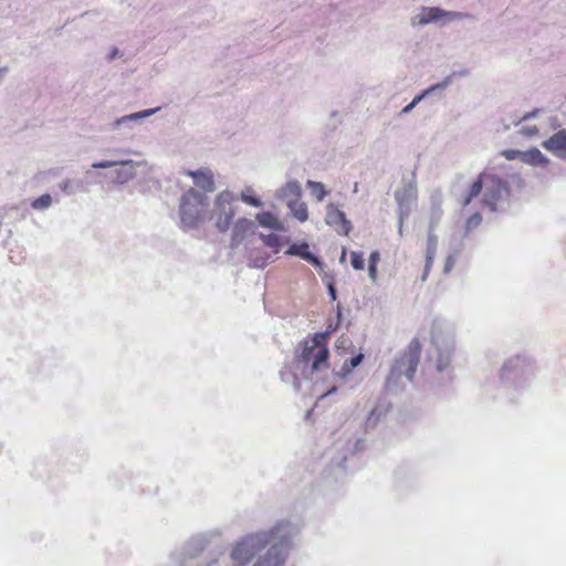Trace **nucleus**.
Wrapping results in <instances>:
<instances>
[{
  "label": "nucleus",
  "instance_id": "11",
  "mask_svg": "<svg viewBox=\"0 0 566 566\" xmlns=\"http://www.w3.org/2000/svg\"><path fill=\"white\" fill-rule=\"evenodd\" d=\"M254 223L247 218H240L234 223L231 237V248L238 247L245 235L253 231Z\"/></svg>",
  "mask_w": 566,
  "mask_h": 566
},
{
  "label": "nucleus",
  "instance_id": "6",
  "mask_svg": "<svg viewBox=\"0 0 566 566\" xmlns=\"http://www.w3.org/2000/svg\"><path fill=\"white\" fill-rule=\"evenodd\" d=\"M421 354V344L418 338H413L405 352L397 358L391 370V376L405 375L408 379H412L417 370Z\"/></svg>",
  "mask_w": 566,
  "mask_h": 566
},
{
  "label": "nucleus",
  "instance_id": "34",
  "mask_svg": "<svg viewBox=\"0 0 566 566\" xmlns=\"http://www.w3.org/2000/svg\"><path fill=\"white\" fill-rule=\"evenodd\" d=\"M380 261V253L378 251H373L368 259V264H375L378 265Z\"/></svg>",
  "mask_w": 566,
  "mask_h": 566
},
{
  "label": "nucleus",
  "instance_id": "22",
  "mask_svg": "<svg viewBox=\"0 0 566 566\" xmlns=\"http://www.w3.org/2000/svg\"><path fill=\"white\" fill-rule=\"evenodd\" d=\"M262 240H263V243L266 245V247H270V248H274V254H276L279 252V248L281 247V239L277 234H262L261 235Z\"/></svg>",
  "mask_w": 566,
  "mask_h": 566
},
{
  "label": "nucleus",
  "instance_id": "32",
  "mask_svg": "<svg viewBox=\"0 0 566 566\" xmlns=\"http://www.w3.org/2000/svg\"><path fill=\"white\" fill-rule=\"evenodd\" d=\"M455 264V258L453 255H449L444 262V272L449 273Z\"/></svg>",
  "mask_w": 566,
  "mask_h": 566
},
{
  "label": "nucleus",
  "instance_id": "16",
  "mask_svg": "<svg viewBox=\"0 0 566 566\" xmlns=\"http://www.w3.org/2000/svg\"><path fill=\"white\" fill-rule=\"evenodd\" d=\"M260 226L273 230H283V223L272 212L263 211L256 214Z\"/></svg>",
  "mask_w": 566,
  "mask_h": 566
},
{
  "label": "nucleus",
  "instance_id": "29",
  "mask_svg": "<svg viewBox=\"0 0 566 566\" xmlns=\"http://www.w3.org/2000/svg\"><path fill=\"white\" fill-rule=\"evenodd\" d=\"M283 191L286 192H291L292 195H295L296 197L300 196V186L297 185V182H287L286 186L283 188Z\"/></svg>",
  "mask_w": 566,
  "mask_h": 566
},
{
  "label": "nucleus",
  "instance_id": "19",
  "mask_svg": "<svg viewBox=\"0 0 566 566\" xmlns=\"http://www.w3.org/2000/svg\"><path fill=\"white\" fill-rule=\"evenodd\" d=\"M241 200L251 207L259 208L262 206V200L256 196L252 187H247L242 190Z\"/></svg>",
  "mask_w": 566,
  "mask_h": 566
},
{
  "label": "nucleus",
  "instance_id": "25",
  "mask_svg": "<svg viewBox=\"0 0 566 566\" xmlns=\"http://www.w3.org/2000/svg\"><path fill=\"white\" fill-rule=\"evenodd\" d=\"M482 222V216L480 212H475L472 216H470L465 222V229L467 231H471L475 228H478Z\"/></svg>",
  "mask_w": 566,
  "mask_h": 566
},
{
  "label": "nucleus",
  "instance_id": "24",
  "mask_svg": "<svg viewBox=\"0 0 566 566\" xmlns=\"http://www.w3.org/2000/svg\"><path fill=\"white\" fill-rule=\"evenodd\" d=\"M447 85V83H443V84H439V85H433L431 86L429 90H427L426 92H423L421 95H418L416 96L412 102L407 105L403 109H402V113H408L410 112L422 98L426 94H428L429 92L438 88V87H444Z\"/></svg>",
  "mask_w": 566,
  "mask_h": 566
},
{
  "label": "nucleus",
  "instance_id": "3",
  "mask_svg": "<svg viewBox=\"0 0 566 566\" xmlns=\"http://www.w3.org/2000/svg\"><path fill=\"white\" fill-rule=\"evenodd\" d=\"M480 193H483V203L494 211L497 202L509 195V186L496 175L481 172L463 196L462 206L470 205Z\"/></svg>",
  "mask_w": 566,
  "mask_h": 566
},
{
  "label": "nucleus",
  "instance_id": "26",
  "mask_svg": "<svg viewBox=\"0 0 566 566\" xmlns=\"http://www.w3.org/2000/svg\"><path fill=\"white\" fill-rule=\"evenodd\" d=\"M363 358H364V355L363 354H358V355L352 357L348 361H346L344 364L343 368L346 371H350L353 368L357 367L361 363Z\"/></svg>",
  "mask_w": 566,
  "mask_h": 566
},
{
  "label": "nucleus",
  "instance_id": "30",
  "mask_svg": "<svg viewBox=\"0 0 566 566\" xmlns=\"http://www.w3.org/2000/svg\"><path fill=\"white\" fill-rule=\"evenodd\" d=\"M377 268H378V265L368 264V275H369L371 282H376L377 281V276H378Z\"/></svg>",
  "mask_w": 566,
  "mask_h": 566
},
{
  "label": "nucleus",
  "instance_id": "36",
  "mask_svg": "<svg viewBox=\"0 0 566 566\" xmlns=\"http://www.w3.org/2000/svg\"><path fill=\"white\" fill-rule=\"evenodd\" d=\"M7 72H8V67H6V66L0 67V81L4 77Z\"/></svg>",
  "mask_w": 566,
  "mask_h": 566
},
{
  "label": "nucleus",
  "instance_id": "14",
  "mask_svg": "<svg viewBox=\"0 0 566 566\" xmlns=\"http://www.w3.org/2000/svg\"><path fill=\"white\" fill-rule=\"evenodd\" d=\"M272 255L263 249L253 248L249 252L250 266L256 269L265 268L269 264Z\"/></svg>",
  "mask_w": 566,
  "mask_h": 566
},
{
  "label": "nucleus",
  "instance_id": "15",
  "mask_svg": "<svg viewBox=\"0 0 566 566\" xmlns=\"http://www.w3.org/2000/svg\"><path fill=\"white\" fill-rule=\"evenodd\" d=\"M522 161L533 166H546L549 160L537 148L523 151Z\"/></svg>",
  "mask_w": 566,
  "mask_h": 566
},
{
  "label": "nucleus",
  "instance_id": "7",
  "mask_svg": "<svg viewBox=\"0 0 566 566\" xmlns=\"http://www.w3.org/2000/svg\"><path fill=\"white\" fill-rule=\"evenodd\" d=\"M325 221L340 235H348L352 231L350 221L347 220L345 213L334 203L327 206Z\"/></svg>",
  "mask_w": 566,
  "mask_h": 566
},
{
  "label": "nucleus",
  "instance_id": "4",
  "mask_svg": "<svg viewBox=\"0 0 566 566\" xmlns=\"http://www.w3.org/2000/svg\"><path fill=\"white\" fill-rule=\"evenodd\" d=\"M208 198L190 188L180 200L179 214L184 229L198 228L207 218Z\"/></svg>",
  "mask_w": 566,
  "mask_h": 566
},
{
  "label": "nucleus",
  "instance_id": "9",
  "mask_svg": "<svg viewBox=\"0 0 566 566\" xmlns=\"http://www.w3.org/2000/svg\"><path fill=\"white\" fill-rule=\"evenodd\" d=\"M542 146L559 158H566V130L562 129L546 139Z\"/></svg>",
  "mask_w": 566,
  "mask_h": 566
},
{
  "label": "nucleus",
  "instance_id": "33",
  "mask_svg": "<svg viewBox=\"0 0 566 566\" xmlns=\"http://www.w3.org/2000/svg\"><path fill=\"white\" fill-rule=\"evenodd\" d=\"M156 111H157V108L156 109H146V111H143L139 113H135V114L130 115L129 117L130 118H144V117L153 115Z\"/></svg>",
  "mask_w": 566,
  "mask_h": 566
},
{
  "label": "nucleus",
  "instance_id": "27",
  "mask_svg": "<svg viewBox=\"0 0 566 566\" xmlns=\"http://www.w3.org/2000/svg\"><path fill=\"white\" fill-rule=\"evenodd\" d=\"M501 155L507 160H515V159L522 160L523 151L517 150V149H505L501 153Z\"/></svg>",
  "mask_w": 566,
  "mask_h": 566
},
{
  "label": "nucleus",
  "instance_id": "40",
  "mask_svg": "<svg viewBox=\"0 0 566 566\" xmlns=\"http://www.w3.org/2000/svg\"><path fill=\"white\" fill-rule=\"evenodd\" d=\"M402 223H403V220L401 219L400 220V230L402 229Z\"/></svg>",
  "mask_w": 566,
  "mask_h": 566
},
{
  "label": "nucleus",
  "instance_id": "31",
  "mask_svg": "<svg viewBox=\"0 0 566 566\" xmlns=\"http://www.w3.org/2000/svg\"><path fill=\"white\" fill-rule=\"evenodd\" d=\"M521 132L523 135L534 136V135L538 134L539 130H538L537 126L534 125V126L523 127Z\"/></svg>",
  "mask_w": 566,
  "mask_h": 566
},
{
  "label": "nucleus",
  "instance_id": "8",
  "mask_svg": "<svg viewBox=\"0 0 566 566\" xmlns=\"http://www.w3.org/2000/svg\"><path fill=\"white\" fill-rule=\"evenodd\" d=\"M186 176L193 179L195 185L206 192H212L216 189L214 176L211 169L200 168L198 170H186Z\"/></svg>",
  "mask_w": 566,
  "mask_h": 566
},
{
  "label": "nucleus",
  "instance_id": "18",
  "mask_svg": "<svg viewBox=\"0 0 566 566\" xmlns=\"http://www.w3.org/2000/svg\"><path fill=\"white\" fill-rule=\"evenodd\" d=\"M289 208L294 218L300 222H305L308 218L307 206L305 202L300 200H292L289 202Z\"/></svg>",
  "mask_w": 566,
  "mask_h": 566
},
{
  "label": "nucleus",
  "instance_id": "5",
  "mask_svg": "<svg viewBox=\"0 0 566 566\" xmlns=\"http://www.w3.org/2000/svg\"><path fill=\"white\" fill-rule=\"evenodd\" d=\"M235 197L232 192L221 191L214 199V205L210 219L214 221L216 228L220 232L229 230L235 214Z\"/></svg>",
  "mask_w": 566,
  "mask_h": 566
},
{
  "label": "nucleus",
  "instance_id": "23",
  "mask_svg": "<svg viewBox=\"0 0 566 566\" xmlns=\"http://www.w3.org/2000/svg\"><path fill=\"white\" fill-rule=\"evenodd\" d=\"M350 264L354 270L360 271L365 268V260L363 252L352 251L350 253Z\"/></svg>",
  "mask_w": 566,
  "mask_h": 566
},
{
  "label": "nucleus",
  "instance_id": "10",
  "mask_svg": "<svg viewBox=\"0 0 566 566\" xmlns=\"http://www.w3.org/2000/svg\"><path fill=\"white\" fill-rule=\"evenodd\" d=\"M443 17H449L450 19H460L462 18V13L454 11H444L440 8H423L421 13L417 15L419 24H428Z\"/></svg>",
  "mask_w": 566,
  "mask_h": 566
},
{
  "label": "nucleus",
  "instance_id": "21",
  "mask_svg": "<svg viewBox=\"0 0 566 566\" xmlns=\"http://www.w3.org/2000/svg\"><path fill=\"white\" fill-rule=\"evenodd\" d=\"M52 203V198L49 193H44L39 198L34 199L31 203V207L35 210H44L49 208Z\"/></svg>",
  "mask_w": 566,
  "mask_h": 566
},
{
  "label": "nucleus",
  "instance_id": "1",
  "mask_svg": "<svg viewBox=\"0 0 566 566\" xmlns=\"http://www.w3.org/2000/svg\"><path fill=\"white\" fill-rule=\"evenodd\" d=\"M291 538L290 523L280 522L269 531L244 536L234 545L231 558L234 566H245L259 555L253 566H283Z\"/></svg>",
  "mask_w": 566,
  "mask_h": 566
},
{
  "label": "nucleus",
  "instance_id": "38",
  "mask_svg": "<svg viewBox=\"0 0 566 566\" xmlns=\"http://www.w3.org/2000/svg\"><path fill=\"white\" fill-rule=\"evenodd\" d=\"M335 391H336V387H333V388H332L331 390H328L324 396H327V395H329V394H332V392H335Z\"/></svg>",
  "mask_w": 566,
  "mask_h": 566
},
{
  "label": "nucleus",
  "instance_id": "39",
  "mask_svg": "<svg viewBox=\"0 0 566 566\" xmlns=\"http://www.w3.org/2000/svg\"><path fill=\"white\" fill-rule=\"evenodd\" d=\"M62 189H67V184L65 182Z\"/></svg>",
  "mask_w": 566,
  "mask_h": 566
},
{
  "label": "nucleus",
  "instance_id": "37",
  "mask_svg": "<svg viewBox=\"0 0 566 566\" xmlns=\"http://www.w3.org/2000/svg\"><path fill=\"white\" fill-rule=\"evenodd\" d=\"M534 114H535V112L528 113V114L524 115L522 119L525 120V119L530 118L531 116H533Z\"/></svg>",
  "mask_w": 566,
  "mask_h": 566
},
{
  "label": "nucleus",
  "instance_id": "13",
  "mask_svg": "<svg viewBox=\"0 0 566 566\" xmlns=\"http://www.w3.org/2000/svg\"><path fill=\"white\" fill-rule=\"evenodd\" d=\"M438 248V238L434 233L430 232L427 239V248H426V265L424 273L422 280H426L431 266L433 264V260L437 253Z\"/></svg>",
  "mask_w": 566,
  "mask_h": 566
},
{
  "label": "nucleus",
  "instance_id": "17",
  "mask_svg": "<svg viewBox=\"0 0 566 566\" xmlns=\"http://www.w3.org/2000/svg\"><path fill=\"white\" fill-rule=\"evenodd\" d=\"M417 198V189L411 185L405 186L401 190L395 192V199L400 207L408 206V203Z\"/></svg>",
  "mask_w": 566,
  "mask_h": 566
},
{
  "label": "nucleus",
  "instance_id": "20",
  "mask_svg": "<svg viewBox=\"0 0 566 566\" xmlns=\"http://www.w3.org/2000/svg\"><path fill=\"white\" fill-rule=\"evenodd\" d=\"M307 186L311 188L317 201H322L326 197L327 191L322 182L308 180Z\"/></svg>",
  "mask_w": 566,
  "mask_h": 566
},
{
  "label": "nucleus",
  "instance_id": "35",
  "mask_svg": "<svg viewBox=\"0 0 566 566\" xmlns=\"http://www.w3.org/2000/svg\"><path fill=\"white\" fill-rule=\"evenodd\" d=\"M328 291H329L332 298L336 300V290L332 284L328 285Z\"/></svg>",
  "mask_w": 566,
  "mask_h": 566
},
{
  "label": "nucleus",
  "instance_id": "2",
  "mask_svg": "<svg viewBox=\"0 0 566 566\" xmlns=\"http://www.w3.org/2000/svg\"><path fill=\"white\" fill-rule=\"evenodd\" d=\"M328 334L315 333L301 340L295 348L294 366L305 378L329 366Z\"/></svg>",
  "mask_w": 566,
  "mask_h": 566
},
{
  "label": "nucleus",
  "instance_id": "12",
  "mask_svg": "<svg viewBox=\"0 0 566 566\" xmlns=\"http://www.w3.org/2000/svg\"><path fill=\"white\" fill-rule=\"evenodd\" d=\"M287 255H296L301 259L311 262L313 264H318V259L310 251V245L306 242L293 243L286 251Z\"/></svg>",
  "mask_w": 566,
  "mask_h": 566
},
{
  "label": "nucleus",
  "instance_id": "28",
  "mask_svg": "<svg viewBox=\"0 0 566 566\" xmlns=\"http://www.w3.org/2000/svg\"><path fill=\"white\" fill-rule=\"evenodd\" d=\"M132 160H127V161H112V160H105V161H97V163H94L92 165L93 168H109V167H113V166H116V165H125V164H130Z\"/></svg>",
  "mask_w": 566,
  "mask_h": 566
}]
</instances>
